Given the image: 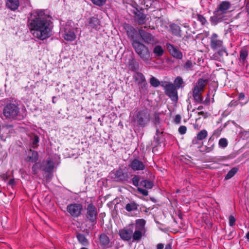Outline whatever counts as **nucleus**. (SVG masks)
<instances>
[{
  "instance_id": "f257e3e1",
  "label": "nucleus",
  "mask_w": 249,
  "mask_h": 249,
  "mask_svg": "<svg viewBox=\"0 0 249 249\" xmlns=\"http://www.w3.org/2000/svg\"><path fill=\"white\" fill-rule=\"evenodd\" d=\"M27 26L33 36L40 40H44L52 35V17L44 10H36L32 13L28 18Z\"/></svg>"
},
{
  "instance_id": "f03ea898",
  "label": "nucleus",
  "mask_w": 249,
  "mask_h": 249,
  "mask_svg": "<svg viewBox=\"0 0 249 249\" xmlns=\"http://www.w3.org/2000/svg\"><path fill=\"white\" fill-rule=\"evenodd\" d=\"M151 119L150 111L147 109H143L135 111L133 120L138 127H144L149 123Z\"/></svg>"
},
{
  "instance_id": "7ed1b4c3",
  "label": "nucleus",
  "mask_w": 249,
  "mask_h": 249,
  "mask_svg": "<svg viewBox=\"0 0 249 249\" xmlns=\"http://www.w3.org/2000/svg\"><path fill=\"white\" fill-rule=\"evenodd\" d=\"M132 45L136 53L144 62H147L151 59V54L148 48L142 43L137 42L132 43Z\"/></svg>"
},
{
  "instance_id": "20e7f679",
  "label": "nucleus",
  "mask_w": 249,
  "mask_h": 249,
  "mask_svg": "<svg viewBox=\"0 0 249 249\" xmlns=\"http://www.w3.org/2000/svg\"><path fill=\"white\" fill-rule=\"evenodd\" d=\"M3 113L6 118L21 120L23 116L20 112L19 107L14 104H8L3 108Z\"/></svg>"
},
{
  "instance_id": "39448f33",
  "label": "nucleus",
  "mask_w": 249,
  "mask_h": 249,
  "mask_svg": "<svg viewBox=\"0 0 249 249\" xmlns=\"http://www.w3.org/2000/svg\"><path fill=\"white\" fill-rule=\"evenodd\" d=\"M161 86L163 88L165 93L173 101L177 102L178 95L177 89L172 83L167 81H162Z\"/></svg>"
},
{
  "instance_id": "423d86ee",
  "label": "nucleus",
  "mask_w": 249,
  "mask_h": 249,
  "mask_svg": "<svg viewBox=\"0 0 249 249\" xmlns=\"http://www.w3.org/2000/svg\"><path fill=\"white\" fill-rule=\"evenodd\" d=\"M86 217L93 225L97 223L98 211L96 206L92 203H87L85 208Z\"/></svg>"
},
{
  "instance_id": "0eeeda50",
  "label": "nucleus",
  "mask_w": 249,
  "mask_h": 249,
  "mask_svg": "<svg viewBox=\"0 0 249 249\" xmlns=\"http://www.w3.org/2000/svg\"><path fill=\"white\" fill-rule=\"evenodd\" d=\"M231 6V3L228 1H222L213 13V18L215 19H218L221 18V16L226 14L227 11L230 8Z\"/></svg>"
},
{
  "instance_id": "6e6552de",
  "label": "nucleus",
  "mask_w": 249,
  "mask_h": 249,
  "mask_svg": "<svg viewBox=\"0 0 249 249\" xmlns=\"http://www.w3.org/2000/svg\"><path fill=\"white\" fill-rule=\"evenodd\" d=\"M83 206L80 203H73L67 206V211L73 217H78L82 213Z\"/></svg>"
},
{
  "instance_id": "1a4fd4ad",
  "label": "nucleus",
  "mask_w": 249,
  "mask_h": 249,
  "mask_svg": "<svg viewBox=\"0 0 249 249\" xmlns=\"http://www.w3.org/2000/svg\"><path fill=\"white\" fill-rule=\"evenodd\" d=\"M139 34L142 40L146 44L154 45L158 42L154 36L142 29H139Z\"/></svg>"
},
{
  "instance_id": "9d476101",
  "label": "nucleus",
  "mask_w": 249,
  "mask_h": 249,
  "mask_svg": "<svg viewBox=\"0 0 249 249\" xmlns=\"http://www.w3.org/2000/svg\"><path fill=\"white\" fill-rule=\"evenodd\" d=\"M64 38L68 41H72L76 38V35L68 25H66L61 31Z\"/></svg>"
},
{
  "instance_id": "9b49d317",
  "label": "nucleus",
  "mask_w": 249,
  "mask_h": 249,
  "mask_svg": "<svg viewBox=\"0 0 249 249\" xmlns=\"http://www.w3.org/2000/svg\"><path fill=\"white\" fill-rule=\"evenodd\" d=\"M126 30L127 35L128 37L132 40V43H134L136 41L140 42L139 40L140 36L139 30L137 31L136 29L130 26H127Z\"/></svg>"
},
{
  "instance_id": "f8f14e48",
  "label": "nucleus",
  "mask_w": 249,
  "mask_h": 249,
  "mask_svg": "<svg viewBox=\"0 0 249 249\" xmlns=\"http://www.w3.org/2000/svg\"><path fill=\"white\" fill-rule=\"evenodd\" d=\"M166 48L170 54L174 58L181 59L183 57L182 52L178 49V48L174 45L170 44H166Z\"/></svg>"
},
{
  "instance_id": "ddd939ff",
  "label": "nucleus",
  "mask_w": 249,
  "mask_h": 249,
  "mask_svg": "<svg viewBox=\"0 0 249 249\" xmlns=\"http://www.w3.org/2000/svg\"><path fill=\"white\" fill-rule=\"evenodd\" d=\"M132 233L133 227L121 229L119 231L121 238L125 241H129L132 239Z\"/></svg>"
},
{
  "instance_id": "4468645a",
  "label": "nucleus",
  "mask_w": 249,
  "mask_h": 249,
  "mask_svg": "<svg viewBox=\"0 0 249 249\" xmlns=\"http://www.w3.org/2000/svg\"><path fill=\"white\" fill-rule=\"evenodd\" d=\"M223 41L218 38V35L213 33L210 37V46L213 50H216L222 47Z\"/></svg>"
},
{
  "instance_id": "2eb2a0df",
  "label": "nucleus",
  "mask_w": 249,
  "mask_h": 249,
  "mask_svg": "<svg viewBox=\"0 0 249 249\" xmlns=\"http://www.w3.org/2000/svg\"><path fill=\"white\" fill-rule=\"evenodd\" d=\"M128 166L134 171L143 170L145 167L143 162L137 159L131 160Z\"/></svg>"
},
{
  "instance_id": "dca6fc26",
  "label": "nucleus",
  "mask_w": 249,
  "mask_h": 249,
  "mask_svg": "<svg viewBox=\"0 0 249 249\" xmlns=\"http://www.w3.org/2000/svg\"><path fill=\"white\" fill-rule=\"evenodd\" d=\"M112 174L114 176V178L116 179L118 181H125L128 178V173L124 172L121 169L114 171Z\"/></svg>"
},
{
  "instance_id": "f3484780",
  "label": "nucleus",
  "mask_w": 249,
  "mask_h": 249,
  "mask_svg": "<svg viewBox=\"0 0 249 249\" xmlns=\"http://www.w3.org/2000/svg\"><path fill=\"white\" fill-rule=\"evenodd\" d=\"M133 13L135 15V20L139 24L142 25L145 22V15L140 12L137 8H135L133 10Z\"/></svg>"
},
{
  "instance_id": "a211bd4d",
  "label": "nucleus",
  "mask_w": 249,
  "mask_h": 249,
  "mask_svg": "<svg viewBox=\"0 0 249 249\" xmlns=\"http://www.w3.org/2000/svg\"><path fill=\"white\" fill-rule=\"evenodd\" d=\"M53 167L54 163L51 160H48L46 162H43L40 165V168L47 173H51Z\"/></svg>"
},
{
  "instance_id": "6ab92c4d",
  "label": "nucleus",
  "mask_w": 249,
  "mask_h": 249,
  "mask_svg": "<svg viewBox=\"0 0 249 249\" xmlns=\"http://www.w3.org/2000/svg\"><path fill=\"white\" fill-rule=\"evenodd\" d=\"M146 221L143 219H138L135 221V230L146 232L145 227Z\"/></svg>"
},
{
  "instance_id": "aec40b11",
  "label": "nucleus",
  "mask_w": 249,
  "mask_h": 249,
  "mask_svg": "<svg viewBox=\"0 0 249 249\" xmlns=\"http://www.w3.org/2000/svg\"><path fill=\"white\" fill-rule=\"evenodd\" d=\"M202 91L199 90L197 88H194L193 89V97L195 102L198 103H202L203 97L202 96Z\"/></svg>"
},
{
  "instance_id": "412c9836",
  "label": "nucleus",
  "mask_w": 249,
  "mask_h": 249,
  "mask_svg": "<svg viewBox=\"0 0 249 249\" xmlns=\"http://www.w3.org/2000/svg\"><path fill=\"white\" fill-rule=\"evenodd\" d=\"M6 5L10 10L15 11L19 6V2L18 0H7Z\"/></svg>"
},
{
  "instance_id": "4be33fe9",
  "label": "nucleus",
  "mask_w": 249,
  "mask_h": 249,
  "mask_svg": "<svg viewBox=\"0 0 249 249\" xmlns=\"http://www.w3.org/2000/svg\"><path fill=\"white\" fill-rule=\"evenodd\" d=\"M172 34L177 36H181L180 27L176 24L173 23L169 26Z\"/></svg>"
},
{
  "instance_id": "5701e85b",
  "label": "nucleus",
  "mask_w": 249,
  "mask_h": 249,
  "mask_svg": "<svg viewBox=\"0 0 249 249\" xmlns=\"http://www.w3.org/2000/svg\"><path fill=\"white\" fill-rule=\"evenodd\" d=\"M208 80L207 79H204L203 78H199L197 80L196 85L195 86L194 88H197L201 91H203L204 90V88L205 86L207 85L208 83Z\"/></svg>"
},
{
  "instance_id": "b1692460",
  "label": "nucleus",
  "mask_w": 249,
  "mask_h": 249,
  "mask_svg": "<svg viewBox=\"0 0 249 249\" xmlns=\"http://www.w3.org/2000/svg\"><path fill=\"white\" fill-rule=\"evenodd\" d=\"M196 64L195 62H193L191 60H187L182 66L181 68L183 71H192L194 65Z\"/></svg>"
},
{
  "instance_id": "393cba45",
  "label": "nucleus",
  "mask_w": 249,
  "mask_h": 249,
  "mask_svg": "<svg viewBox=\"0 0 249 249\" xmlns=\"http://www.w3.org/2000/svg\"><path fill=\"white\" fill-rule=\"evenodd\" d=\"M135 81L137 82L138 84L142 83H144L146 81L144 75L140 72H136L133 76Z\"/></svg>"
},
{
  "instance_id": "a878e982",
  "label": "nucleus",
  "mask_w": 249,
  "mask_h": 249,
  "mask_svg": "<svg viewBox=\"0 0 249 249\" xmlns=\"http://www.w3.org/2000/svg\"><path fill=\"white\" fill-rule=\"evenodd\" d=\"M145 232L135 230L134 232L133 231L132 238L133 241L139 242L142 237L144 235Z\"/></svg>"
},
{
  "instance_id": "bb28decb",
  "label": "nucleus",
  "mask_w": 249,
  "mask_h": 249,
  "mask_svg": "<svg viewBox=\"0 0 249 249\" xmlns=\"http://www.w3.org/2000/svg\"><path fill=\"white\" fill-rule=\"evenodd\" d=\"M139 205L134 201H131L127 203L125 207V210L127 212L134 211L138 210Z\"/></svg>"
},
{
  "instance_id": "cd10ccee",
  "label": "nucleus",
  "mask_w": 249,
  "mask_h": 249,
  "mask_svg": "<svg viewBox=\"0 0 249 249\" xmlns=\"http://www.w3.org/2000/svg\"><path fill=\"white\" fill-rule=\"evenodd\" d=\"M153 52L156 57H160L164 53V50L160 45H156L153 50Z\"/></svg>"
},
{
  "instance_id": "c85d7f7f",
  "label": "nucleus",
  "mask_w": 249,
  "mask_h": 249,
  "mask_svg": "<svg viewBox=\"0 0 249 249\" xmlns=\"http://www.w3.org/2000/svg\"><path fill=\"white\" fill-rule=\"evenodd\" d=\"M89 25L92 28L97 29L100 25V21L97 18L92 17L89 19Z\"/></svg>"
},
{
  "instance_id": "c756f323",
  "label": "nucleus",
  "mask_w": 249,
  "mask_h": 249,
  "mask_svg": "<svg viewBox=\"0 0 249 249\" xmlns=\"http://www.w3.org/2000/svg\"><path fill=\"white\" fill-rule=\"evenodd\" d=\"M76 237L79 242L83 246H87L89 244V241L88 239L83 234L77 233Z\"/></svg>"
},
{
  "instance_id": "7c9ffc66",
  "label": "nucleus",
  "mask_w": 249,
  "mask_h": 249,
  "mask_svg": "<svg viewBox=\"0 0 249 249\" xmlns=\"http://www.w3.org/2000/svg\"><path fill=\"white\" fill-rule=\"evenodd\" d=\"M100 241L102 246H107L109 244L110 240L107 235L103 233L100 235Z\"/></svg>"
},
{
  "instance_id": "2f4dec72",
  "label": "nucleus",
  "mask_w": 249,
  "mask_h": 249,
  "mask_svg": "<svg viewBox=\"0 0 249 249\" xmlns=\"http://www.w3.org/2000/svg\"><path fill=\"white\" fill-rule=\"evenodd\" d=\"M129 69L133 71L138 72L139 69V63L134 60H131L129 61Z\"/></svg>"
},
{
  "instance_id": "473e14b6",
  "label": "nucleus",
  "mask_w": 249,
  "mask_h": 249,
  "mask_svg": "<svg viewBox=\"0 0 249 249\" xmlns=\"http://www.w3.org/2000/svg\"><path fill=\"white\" fill-rule=\"evenodd\" d=\"M183 84L184 81L182 77L178 76L175 78L173 84L175 86L177 89H179L183 87V86H182Z\"/></svg>"
},
{
  "instance_id": "72a5a7b5",
  "label": "nucleus",
  "mask_w": 249,
  "mask_h": 249,
  "mask_svg": "<svg viewBox=\"0 0 249 249\" xmlns=\"http://www.w3.org/2000/svg\"><path fill=\"white\" fill-rule=\"evenodd\" d=\"M140 184L142 186L148 189H151L153 186V182L148 180H142Z\"/></svg>"
},
{
  "instance_id": "f704fd0d",
  "label": "nucleus",
  "mask_w": 249,
  "mask_h": 249,
  "mask_svg": "<svg viewBox=\"0 0 249 249\" xmlns=\"http://www.w3.org/2000/svg\"><path fill=\"white\" fill-rule=\"evenodd\" d=\"M208 135L207 131L203 129L201 130L196 136V139L199 141H201L204 139H205Z\"/></svg>"
},
{
  "instance_id": "c9c22d12",
  "label": "nucleus",
  "mask_w": 249,
  "mask_h": 249,
  "mask_svg": "<svg viewBox=\"0 0 249 249\" xmlns=\"http://www.w3.org/2000/svg\"><path fill=\"white\" fill-rule=\"evenodd\" d=\"M238 168L236 167L232 168L227 174L225 177V180H228L233 177L235 174L237 173Z\"/></svg>"
},
{
  "instance_id": "e433bc0d",
  "label": "nucleus",
  "mask_w": 249,
  "mask_h": 249,
  "mask_svg": "<svg viewBox=\"0 0 249 249\" xmlns=\"http://www.w3.org/2000/svg\"><path fill=\"white\" fill-rule=\"evenodd\" d=\"M150 83L151 85L154 87H158L160 85H161V83L160 81L153 76L150 78Z\"/></svg>"
},
{
  "instance_id": "4c0bfd02",
  "label": "nucleus",
  "mask_w": 249,
  "mask_h": 249,
  "mask_svg": "<svg viewBox=\"0 0 249 249\" xmlns=\"http://www.w3.org/2000/svg\"><path fill=\"white\" fill-rule=\"evenodd\" d=\"M248 55V52L245 49H242L240 52V59L242 62H244Z\"/></svg>"
},
{
  "instance_id": "58836bf2",
  "label": "nucleus",
  "mask_w": 249,
  "mask_h": 249,
  "mask_svg": "<svg viewBox=\"0 0 249 249\" xmlns=\"http://www.w3.org/2000/svg\"><path fill=\"white\" fill-rule=\"evenodd\" d=\"M30 160L32 162H36L38 159V155L36 151H32V155L29 157Z\"/></svg>"
},
{
  "instance_id": "ea45409f",
  "label": "nucleus",
  "mask_w": 249,
  "mask_h": 249,
  "mask_svg": "<svg viewBox=\"0 0 249 249\" xmlns=\"http://www.w3.org/2000/svg\"><path fill=\"white\" fill-rule=\"evenodd\" d=\"M218 145L220 147L225 148L228 145V141L226 138H221L218 142Z\"/></svg>"
},
{
  "instance_id": "a19ab883",
  "label": "nucleus",
  "mask_w": 249,
  "mask_h": 249,
  "mask_svg": "<svg viewBox=\"0 0 249 249\" xmlns=\"http://www.w3.org/2000/svg\"><path fill=\"white\" fill-rule=\"evenodd\" d=\"M154 123L156 126L159 125L160 124V114L158 113H155L154 115Z\"/></svg>"
},
{
  "instance_id": "79ce46f5",
  "label": "nucleus",
  "mask_w": 249,
  "mask_h": 249,
  "mask_svg": "<svg viewBox=\"0 0 249 249\" xmlns=\"http://www.w3.org/2000/svg\"><path fill=\"white\" fill-rule=\"evenodd\" d=\"M197 19L199 21L202 25H204L207 22V20L205 18L200 14H197Z\"/></svg>"
},
{
  "instance_id": "37998d69",
  "label": "nucleus",
  "mask_w": 249,
  "mask_h": 249,
  "mask_svg": "<svg viewBox=\"0 0 249 249\" xmlns=\"http://www.w3.org/2000/svg\"><path fill=\"white\" fill-rule=\"evenodd\" d=\"M140 181V177L138 175H134L132 178V183L133 184L136 186L138 187L139 186V183Z\"/></svg>"
},
{
  "instance_id": "c03bdc74",
  "label": "nucleus",
  "mask_w": 249,
  "mask_h": 249,
  "mask_svg": "<svg viewBox=\"0 0 249 249\" xmlns=\"http://www.w3.org/2000/svg\"><path fill=\"white\" fill-rule=\"evenodd\" d=\"M141 86L140 87V91L141 92H144L147 90V84L146 82H144V83H142L140 84Z\"/></svg>"
},
{
  "instance_id": "a18cd8bd",
  "label": "nucleus",
  "mask_w": 249,
  "mask_h": 249,
  "mask_svg": "<svg viewBox=\"0 0 249 249\" xmlns=\"http://www.w3.org/2000/svg\"><path fill=\"white\" fill-rule=\"evenodd\" d=\"M186 131H187V128L184 125H181L178 128V132L181 135H183V134H184L185 133H186Z\"/></svg>"
},
{
  "instance_id": "49530a36",
  "label": "nucleus",
  "mask_w": 249,
  "mask_h": 249,
  "mask_svg": "<svg viewBox=\"0 0 249 249\" xmlns=\"http://www.w3.org/2000/svg\"><path fill=\"white\" fill-rule=\"evenodd\" d=\"M39 142V137L36 135L33 138V146L35 148L37 146L38 142Z\"/></svg>"
},
{
  "instance_id": "de8ad7c7",
  "label": "nucleus",
  "mask_w": 249,
  "mask_h": 249,
  "mask_svg": "<svg viewBox=\"0 0 249 249\" xmlns=\"http://www.w3.org/2000/svg\"><path fill=\"white\" fill-rule=\"evenodd\" d=\"M229 225L231 226H232L235 225V217L232 215H230L229 218Z\"/></svg>"
},
{
  "instance_id": "09e8293b",
  "label": "nucleus",
  "mask_w": 249,
  "mask_h": 249,
  "mask_svg": "<svg viewBox=\"0 0 249 249\" xmlns=\"http://www.w3.org/2000/svg\"><path fill=\"white\" fill-rule=\"evenodd\" d=\"M137 190L139 192H140L144 196H147L148 195V192L146 190L143 189L139 187L138 188Z\"/></svg>"
},
{
  "instance_id": "8fccbe9b",
  "label": "nucleus",
  "mask_w": 249,
  "mask_h": 249,
  "mask_svg": "<svg viewBox=\"0 0 249 249\" xmlns=\"http://www.w3.org/2000/svg\"><path fill=\"white\" fill-rule=\"evenodd\" d=\"M38 163H35L34 165H33L32 167V172L34 174H36L37 173V168H38Z\"/></svg>"
},
{
  "instance_id": "3c124183",
  "label": "nucleus",
  "mask_w": 249,
  "mask_h": 249,
  "mask_svg": "<svg viewBox=\"0 0 249 249\" xmlns=\"http://www.w3.org/2000/svg\"><path fill=\"white\" fill-rule=\"evenodd\" d=\"M181 116L180 115H176L174 119V122L176 124H178L180 123Z\"/></svg>"
},
{
  "instance_id": "603ef678",
  "label": "nucleus",
  "mask_w": 249,
  "mask_h": 249,
  "mask_svg": "<svg viewBox=\"0 0 249 249\" xmlns=\"http://www.w3.org/2000/svg\"><path fill=\"white\" fill-rule=\"evenodd\" d=\"M142 4H144V5H146V7H150L152 4V3L150 5L149 4V0H142Z\"/></svg>"
},
{
  "instance_id": "864d4df0",
  "label": "nucleus",
  "mask_w": 249,
  "mask_h": 249,
  "mask_svg": "<svg viewBox=\"0 0 249 249\" xmlns=\"http://www.w3.org/2000/svg\"><path fill=\"white\" fill-rule=\"evenodd\" d=\"M198 115H202L204 118H206L208 117V113L203 111L198 112Z\"/></svg>"
},
{
  "instance_id": "5fc2aeb1",
  "label": "nucleus",
  "mask_w": 249,
  "mask_h": 249,
  "mask_svg": "<svg viewBox=\"0 0 249 249\" xmlns=\"http://www.w3.org/2000/svg\"><path fill=\"white\" fill-rule=\"evenodd\" d=\"M0 177L3 180L6 181L7 179L8 176L6 174H3L0 175Z\"/></svg>"
},
{
  "instance_id": "6e6d98bb",
  "label": "nucleus",
  "mask_w": 249,
  "mask_h": 249,
  "mask_svg": "<svg viewBox=\"0 0 249 249\" xmlns=\"http://www.w3.org/2000/svg\"><path fill=\"white\" fill-rule=\"evenodd\" d=\"M245 97V94L243 92H241L239 94L238 99L239 100H243Z\"/></svg>"
},
{
  "instance_id": "4d7b16f0",
  "label": "nucleus",
  "mask_w": 249,
  "mask_h": 249,
  "mask_svg": "<svg viewBox=\"0 0 249 249\" xmlns=\"http://www.w3.org/2000/svg\"><path fill=\"white\" fill-rule=\"evenodd\" d=\"M52 178V174L51 173H48V175H47L45 177L47 181H50Z\"/></svg>"
},
{
  "instance_id": "13d9d810",
  "label": "nucleus",
  "mask_w": 249,
  "mask_h": 249,
  "mask_svg": "<svg viewBox=\"0 0 249 249\" xmlns=\"http://www.w3.org/2000/svg\"><path fill=\"white\" fill-rule=\"evenodd\" d=\"M164 247V245L163 244L160 243L158 244L157 246V249H163Z\"/></svg>"
},
{
  "instance_id": "bf43d9fd",
  "label": "nucleus",
  "mask_w": 249,
  "mask_h": 249,
  "mask_svg": "<svg viewBox=\"0 0 249 249\" xmlns=\"http://www.w3.org/2000/svg\"><path fill=\"white\" fill-rule=\"evenodd\" d=\"M15 181L14 179H11L8 182V184L12 187L15 184Z\"/></svg>"
},
{
  "instance_id": "052dcab7",
  "label": "nucleus",
  "mask_w": 249,
  "mask_h": 249,
  "mask_svg": "<svg viewBox=\"0 0 249 249\" xmlns=\"http://www.w3.org/2000/svg\"><path fill=\"white\" fill-rule=\"evenodd\" d=\"M213 145L211 147H207L206 149V152H210L211 151H212V150L213 149Z\"/></svg>"
},
{
  "instance_id": "680f3d73",
  "label": "nucleus",
  "mask_w": 249,
  "mask_h": 249,
  "mask_svg": "<svg viewBox=\"0 0 249 249\" xmlns=\"http://www.w3.org/2000/svg\"><path fill=\"white\" fill-rule=\"evenodd\" d=\"M164 249H172L171 245L170 244L166 245Z\"/></svg>"
},
{
  "instance_id": "e2e57ef3",
  "label": "nucleus",
  "mask_w": 249,
  "mask_h": 249,
  "mask_svg": "<svg viewBox=\"0 0 249 249\" xmlns=\"http://www.w3.org/2000/svg\"><path fill=\"white\" fill-rule=\"evenodd\" d=\"M203 107L201 106H199L197 107V110H201L202 109H203Z\"/></svg>"
},
{
  "instance_id": "0e129e2a",
  "label": "nucleus",
  "mask_w": 249,
  "mask_h": 249,
  "mask_svg": "<svg viewBox=\"0 0 249 249\" xmlns=\"http://www.w3.org/2000/svg\"><path fill=\"white\" fill-rule=\"evenodd\" d=\"M246 237L248 240H249V231L247 233Z\"/></svg>"
},
{
  "instance_id": "69168bd1",
  "label": "nucleus",
  "mask_w": 249,
  "mask_h": 249,
  "mask_svg": "<svg viewBox=\"0 0 249 249\" xmlns=\"http://www.w3.org/2000/svg\"><path fill=\"white\" fill-rule=\"evenodd\" d=\"M55 98V97H53V98L52 102H53V103H55V100H54Z\"/></svg>"
},
{
  "instance_id": "338daca9",
  "label": "nucleus",
  "mask_w": 249,
  "mask_h": 249,
  "mask_svg": "<svg viewBox=\"0 0 249 249\" xmlns=\"http://www.w3.org/2000/svg\"><path fill=\"white\" fill-rule=\"evenodd\" d=\"M149 2V4L150 5L153 2V0H148Z\"/></svg>"
},
{
  "instance_id": "774afa93",
  "label": "nucleus",
  "mask_w": 249,
  "mask_h": 249,
  "mask_svg": "<svg viewBox=\"0 0 249 249\" xmlns=\"http://www.w3.org/2000/svg\"><path fill=\"white\" fill-rule=\"evenodd\" d=\"M247 12H248V15H249V7H248V8L247 9Z\"/></svg>"
}]
</instances>
